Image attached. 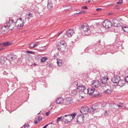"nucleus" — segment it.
<instances>
[{
    "label": "nucleus",
    "mask_w": 128,
    "mask_h": 128,
    "mask_svg": "<svg viewBox=\"0 0 128 128\" xmlns=\"http://www.w3.org/2000/svg\"><path fill=\"white\" fill-rule=\"evenodd\" d=\"M42 120V117L41 116H39L38 117L37 119H36V120L34 121V123L35 124H36L38 122L40 121L41 120Z\"/></svg>",
    "instance_id": "obj_28"
},
{
    "label": "nucleus",
    "mask_w": 128,
    "mask_h": 128,
    "mask_svg": "<svg viewBox=\"0 0 128 128\" xmlns=\"http://www.w3.org/2000/svg\"><path fill=\"white\" fill-rule=\"evenodd\" d=\"M76 114L75 113H74L71 114L66 115L63 117L62 120L66 123L70 122L74 118Z\"/></svg>",
    "instance_id": "obj_1"
},
{
    "label": "nucleus",
    "mask_w": 128,
    "mask_h": 128,
    "mask_svg": "<svg viewBox=\"0 0 128 128\" xmlns=\"http://www.w3.org/2000/svg\"><path fill=\"white\" fill-rule=\"evenodd\" d=\"M117 106H118V107H117L118 109V108H120V107H122V106L121 105H119L117 104Z\"/></svg>",
    "instance_id": "obj_45"
},
{
    "label": "nucleus",
    "mask_w": 128,
    "mask_h": 128,
    "mask_svg": "<svg viewBox=\"0 0 128 128\" xmlns=\"http://www.w3.org/2000/svg\"><path fill=\"white\" fill-rule=\"evenodd\" d=\"M92 87L94 88V87L95 88H96L98 87L99 86H101L100 87H102V85L100 84L98 80H94L93 82L92 83Z\"/></svg>",
    "instance_id": "obj_10"
},
{
    "label": "nucleus",
    "mask_w": 128,
    "mask_h": 128,
    "mask_svg": "<svg viewBox=\"0 0 128 128\" xmlns=\"http://www.w3.org/2000/svg\"><path fill=\"white\" fill-rule=\"evenodd\" d=\"M86 2L87 3H89L90 2V0H86Z\"/></svg>",
    "instance_id": "obj_50"
},
{
    "label": "nucleus",
    "mask_w": 128,
    "mask_h": 128,
    "mask_svg": "<svg viewBox=\"0 0 128 128\" xmlns=\"http://www.w3.org/2000/svg\"><path fill=\"white\" fill-rule=\"evenodd\" d=\"M102 10V9L101 8H98L96 9V10L97 11H100Z\"/></svg>",
    "instance_id": "obj_47"
},
{
    "label": "nucleus",
    "mask_w": 128,
    "mask_h": 128,
    "mask_svg": "<svg viewBox=\"0 0 128 128\" xmlns=\"http://www.w3.org/2000/svg\"><path fill=\"white\" fill-rule=\"evenodd\" d=\"M109 112L108 111H106L104 112V114L106 116H107L108 115V112Z\"/></svg>",
    "instance_id": "obj_40"
},
{
    "label": "nucleus",
    "mask_w": 128,
    "mask_h": 128,
    "mask_svg": "<svg viewBox=\"0 0 128 128\" xmlns=\"http://www.w3.org/2000/svg\"><path fill=\"white\" fill-rule=\"evenodd\" d=\"M8 58H9V60L12 61L16 59V58L14 55L11 56L10 55H8Z\"/></svg>",
    "instance_id": "obj_24"
},
{
    "label": "nucleus",
    "mask_w": 128,
    "mask_h": 128,
    "mask_svg": "<svg viewBox=\"0 0 128 128\" xmlns=\"http://www.w3.org/2000/svg\"><path fill=\"white\" fill-rule=\"evenodd\" d=\"M64 7L65 8L64 10H71V8L70 6H67L66 5H64Z\"/></svg>",
    "instance_id": "obj_23"
},
{
    "label": "nucleus",
    "mask_w": 128,
    "mask_h": 128,
    "mask_svg": "<svg viewBox=\"0 0 128 128\" xmlns=\"http://www.w3.org/2000/svg\"><path fill=\"white\" fill-rule=\"evenodd\" d=\"M26 53H29V54H34V52H32V51H28V50H27L26 51Z\"/></svg>",
    "instance_id": "obj_37"
},
{
    "label": "nucleus",
    "mask_w": 128,
    "mask_h": 128,
    "mask_svg": "<svg viewBox=\"0 0 128 128\" xmlns=\"http://www.w3.org/2000/svg\"><path fill=\"white\" fill-rule=\"evenodd\" d=\"M3 49V48H1V49H0V51L1 50H2Z\"/></svg>",
    "instance_id": "obj_63"
},
{
    "label": "nucleus",
    "mask_w": 128,
    "mask_h": 128,
    "mask_svg": "<svg viewBox=\"0 0 128 128\" xmlns=\"http://www.w3.org/2000/svg\"><path fill=\"white\" fill-rule=\"evenodd\" d=\"M106 89H104V93L106 94H110L112 91V88L109 86H107Z\"/></svg>",
    "instance_id": "obj_9"
},
{
    "label": "nucleus",
    "mask_w": 128,
    "mask_h": 128,
    "mask_svg": "<svg viewBox=\"0 0 128 128\" xmlns=\"http://www.w3.org/2000/svg\"><path fill=\"white\" fill-rule=\"evenodd\" d=\"M74 33V30L71 29H69L68 30H67L66 32V34L68 37H72Z\"/></svg>",
    "instance_id": "obj_14"
},
{
    "label": "nucleus",
    "mask_w": 128,
    "mask_h": 128,
    "mask_svg": "<svg viewBox=\"0 0 128 128\" xmlns=\"http://www.w3.org/2000/svg\"><path fill=\"white\" fill-rule=\"evenodd\" d=\"M94 94L95 96L96 97L99 95V93L98 92V93H97V94Z\"/></svg>",
    "instance_id": "obj_46"
},
{
    "label": "nucleus",
    "mask_w": 128,
    "mask_h": 128,
    "mask_svg": "<svg viewBox=\"0 0 128 128\" xmlns=\"http://www.w3.org/2000/svg\"><path fill=\"white\" fill-rule=\"evenodd\" d=\"M84 116L83 115H78L76 117V122L79 124H82L84 123Z\"/></svg>",
    "instance_id": "obj_4"
},
{
    "label": "nucleus",
    "mask_w": 128,
    "mask_h": 128,
    "mask_svg": "<svg viewBox=\"0 0 128 128\" xmlns=\"http://www.w3.org/2000/svg\"><path fill=\"white\" fill-rule=\"evenodd\" d=\"M108 80V78L107 76L102 77L101 78L100 81L101 84L102 85V86L104 87L108 83L107 81Z\"/></svg>",
    "instance_id": "obj_6"
},
{
    "label": "nucleus",
    "mask_w": 128,
    "mask_h": 128,
    "mask_svg": "<svg viewBox=\"0 0 128 128\" xmlns=\"http://www.w3.org/2000/svg\"><path fill=\"white\" fill-rule=\"evenodd\" d=\"M29 126V125L28 124H25L23 126H22L21 128H28V127Z\"/></svg>",
    "instance_id": "obj_34"
},
{
    "label": "nucleus",
    "mask_w": 128,
    "mask_h": 128,
    "mask_svg": "<svg viewBox=\"0 0 128 128\" xmlns=\"http://www.w3.org/2000/svg\"><path fill=\"white\" fill-rule=\"evenodd\" d=\"M99 110L98 106L96 105V104H94L93 105L91 108H88V112L93 114L98 111Z\"/></svg>",
    "instance_id": "obj_2"
},
{
    "label": "nucleus",
    "mask_w": 128,
    "mask_h": 128,
    "mask_svg": "<svg viewBox=\"0 0 128 128\" xmlns=\"http://www.w3.org/2000/svg\"><path fill=\"white\" fill-rule=\"evenodd\" d=\"M6 58L4 57L3 56L2 57V58L4 59L5 58Z\"/></svg>",
    "instance_id": "obj_59"
},
{
    "label": "nucleus",
    "mask_w": 128,
    "mask_h": 128,
    "mask_svg": "<svg viewBox=\"0 0 128 128\" xmlns=\"http://www.w3.org/2000/svg\"><path fill=\"white\" fill-rule=\"evenodd\" d=\"M113 25L115 27L120 26V24L119 21L116 19H113L112 20Z\"/></svg>",
    "instance_id": "obj_12"
},
{
    "label": "nucleus",
    "mask_w": 128,
    "mask_h": 128,
    "mask_svg": "<svg viewBox=\"0 0 128 128\" xmlns=\"http://www.w3.org/2000/svg\"><path fill=\"white\" fill-rule=\"evenodd\" d=\"M46 128V126H44L43 128Z\"/></svg>",
    "instance_id": "obj_62"
},
{
    "label": "nucleus",
    "mask_w": 128,
    "mask_h": 128,
    "mask_svg": "<svg viewBox=\"0 0 128 128\" xmlns=\"http://www.w3.org/2000/svg\"><path fill=\"white\" fill-rule=\"evenodd\" d=\"M60 45H62L64 46H66V44L64 40H60Z\"/></svg>",
    "instance_id": "obj_31"
},
{
    "label": "nucleus",
    "mask_w": 128,
    "mask_h": 128,
    "mask_svg": "<svg viewBox=\"0 0 128 128\" xmlns=\"http://www.w3.org/2000/svg\"><path fill=\"white\" fill-rule=\"evenodd\" d=\"M81 28L85 32L86 34H89L88 32H90L89 30V26L88 25H83L81 26Z\"/></svg>",
    "instance_id": "obj_8"
},
{
    "label": "nucleus",
    "mask_w": 128,
    "mask_h": 128,
    "mask_svg": "<svg viewBox=\"0 0 128 128\" xmlns=\"http://www.w3.org/2000/svg\"><path fill=\"white\" fill-rule=\"evenodd\" d=\"M123 30L126 32H128V26H124L123 28H122Z\"/></svg>",
    "instance_id": "obj_30"
},
{
    "label": "nucleus",
    "mask_w": 128,
    "mask_h": 128,
    "mask_svg": "<svg viewBox=\"0 0 128 128\" xmlns=\"http://www.w3.org/2000/svg\"><path fill=\"white\" fill-rule=\"evenodd\" d=\"M48 125H49V124H46L45 126L46 128L48 126Z\"/></svg>",
    "instance_id": "obj_57"
},
{
    "label": "nucleus",
    "mask_w": 128,
    "mask_h": 128,
    "mask_svg": "<svg viewBox=\"0 0 128 128\" xmlns=\"http://www.w3.org/2000/svg\"><path fill=\"white\" fill-rule=\"evenodd\" d=\"M50 113V112H46V116H48L49 114Z\"/></svg>",
    "instance_id": "obj_49"
},
{
    "label": "nucleus",
    "mask_w": 128,
    "mask_h": 128,
    "mask_svg": "<svg viewBox=\"0 0 128 128\" xmlns=\"http://www.w3.org/2000/svg\"><path fill=\"white\" fill-rule=\"evenodd\" d=\"M7 26H8V25H7V26H3L2 27V30H4V33H5L6 32H5V30H4V28H6V27Z\"/></svg>",
    "instance_id": "obj_38"
},
{
    "label": "nucleus",
    "mask_w": 128,
    "mask_h": 128,
    "mask_svg": "<svg viewBox=\"0 0 128 128\" xmlns=\"http://www.w3.org/2000/svg\"><path fill=\"white\" fill-rule=\"evenodd\" d=\"M125 80L128 82V76L125 78Z\"/></svg>",
    "instance_id": "obj_44"
},
{
    "label": "nucleus",
    "mask_w": 128,
    "mask_h": 128,
    "mask_svg": "<svg viewBox=\"0 0 128 128\" xmlns=\"http://www.w3.org/2000/svg\"><path fill=\"white\" fill-rule=\"evenodd\" d=\"M34 44H36V46H37L38 45L40 44V43L39 42H36L35 43H34Z\"/></svg>",
    "instance_id": "obj_42"
},
{
    "label": "nucleus",
    "mask_w": 128,
    "mask_h": 128,
    "mask_svg": "<svg viewBox=\"0 0 128 128\" xmlns=\"http://www.w3.org/2000/svg\"><path fill=\"white\" fill-rule=\"evenodd\" d=\"M63 102V99L62 97H60L56 101V103L57 104H60L62 103Z\"/></svg>",
    "instance_id": "obj_21"
},
{
    "label": "nucleus",
    "mask_w": 128,
    "mask_h": 128,
    "mask_svg": "<svg viewBox=\"0 0 128 128\" xmlns=\"http://www.w3.org/2000/svg\"><path fill=\"white\" fill-rule=\"evenodd\" d=\"M51 64H48V66L49 67H50L51 66Z\"/></svg>",
    "instance_id": "obj_56"
},
{
    "label": "nucleus",
    "mask_w": 128,
    "mask_h": 128,
    "mask_svg": "<svg viewBox=\"0 0 128 128\" xmlns=\"http://www.w3.org/2000/svg\"><path fill=\"white\" fill-rule=\"evenodd\" d=\"M83 12H82V13H83ZM82 13V12H78V13H76L75 14H80V13Z\"/></svg>",
    "instance_id": "obj_53"
},
{
    "label": "nucleus",
    "mask_w": 128,
    "mask_h": 128,
    "mask_svg": "<svg viewBox=\"0 0 128 128\" xmlns=\"http://www.w3.org/2000/svg\"><path fill=\"white\" fill-rule=\"evenodd\" d=\"M122 2V0H120L118 1V2H117V4H121Z\"/></svg>",
    "instance_id": "obj_41"
},
{
    "label": "nucleus",
    "mask_w": 128,
    "mask_h": 128,
    "mask_svg": "<svg viewBox=\"0 0 128 128\" xmlns=\"http://www.w3.org/2000/svg\"><path fill=\"white\" fill-rule=\"evenodd\" d=\"M62 116H61L60 117H58L57 118V119L56 120V122L57 123H58V122L60 121L62 118Z\"/></svg>",
    "instance_id": "obj_35"
},
{
    "label": "nucleus",
    "mask_w": 128,
    "mask_h": 128,
    "mask_svg": "<svg viewBox=\"0 0 128 128\" xmlns=\"http://www.w3.org/2000/svg\"><path fill=\"white\" fill-rule=\"evenodd\" d=\"M87 93L90 94H92L94 92V89L93 88H89L87 89Z\"/></svg>",
    "instance_id": "obj_19"
},
{
    "label": "nucleus",
    "mask_w": 128,
    "mask_h": 128,
    "mask_svg": "<svg viewBox=\"0 0 128 128\" xmlns=\"http://www.w3.org/2000/svg\"><path fill=\"white\" fill-rule=\"evenodd\" d=\"M63 32V31H62L61 32H60L58 35V36H59V35L61 34L62 32Z\"/></svg>",
    "instance_id": "obj_54"
},
{
    "label": "nucleus",
    "mask_w": 128,
    "mask_h": 128,
    "mask_svg": "<svg viewBox=\"0 0 128 128\" xmlns=\"http://www.w3.org/2000/svg\"><path fill=\"white\" fill-rule=\"evenodd\" d=\"M28 13V14H26L25 18V20L27 19L28 20L31 17H32V15L31 13L29 12Z\"/></svg>",
    "instance_id": "obj_22"
},
{
    "label": "nucleus",
    "mask_w": 128,
    "mask_h": 128,
    "mask_svg": "<svg viewBox=\"0 0 128 128\" xmlns=\"http://www.w3.org/2000/svg\"><path fill=\"white\" fill-rule=\"evenodd\" d=\"M12 42H8V46L12 44Z\"/></svg>",
    "instance_id": "obj_52"
},
{
    "label": "nucleus",
    "mask_w": 128,
    "mask_h": 128,
    "mask_svg": "<svg viewBox=\"0 0 128 128\" xmlns=\"http://www.w3.org/2000/svg\"><path fill=\"white\" fill-rule=\"evenodd\" d=\"M57 63L58 66H61L62 65V60H60V59L58 60V59H57Z\"/></svg>",
    "instance_id": "obj_27"
},
{
    "label": "nucleus",
    "mask_w": 128,
    "mask_h": 128,
    "mask_svg": "<svg viewBox=\"0 0 128 128\" xmlns=\"http://www.w3.org/2000/svg\"><path fill=\"white\" fill-rule=\"evenodd\" d=\"M19 20H20L21 21H22V23H23L24 21L22 20V19L21 18H19L18 19Z\"/></svg>",
    "instance_id": "obj_51"
},
{
    "label": "nucleus",
    "mask_w": 128,
    "mask_h": 128,
    "mask_svg": "<svg viewBox=\"0 0 128 128\" xmlns=\"http://www.w3.org/2000/svg\"><path fill=\"white\" fill-rule=\"evenodd\" d=\"M34 65L35 66L36 65H37V64H36L35 63H34Z\"/></svg>",
    "instance_id": "obj_60"
},
{
    "label": "nucleus",
    "mask_w": 128,
    "mask_h": 128,
    "mask_svg": "<svg viewBox=\"0 0 128 128\" xmlns=\"http://www.w3.org/2000/svg\"><path fill=\"white\" fill-rule=\"evenodd\" d=\"M117 107V104H114L110 106L111 108L113 110V111L114 110V111L116 110H118Z\"/></svg>",
    "instance_id": "obj_20"
},
{
    "label": "nucleus",
    "mask_w": 128,
    "mask_h": 128,
    "mask_svg": "<svg viewBox=\"0 0 128 128\" xmlns=\"http://www.w3.org/2000/svg\"><path fill=\"white\" fill-rule=\"evenodd\" d=\"M66 46L58 44L57 45V48L60 51L63 52L64 51Z\"/></svg>",
    "instance_id": "obj_13"
},
{
    "label": "nucleus",
    "mask_w": 128,
    "mask_h": 128,
    "mask_svg": "<svg viewBox=\"0 0 128 128\" xmlns=\"http://www.w3.org/2000/svg\"><path fill=\"white\" fill-rule=\"evenodd\" d=\"M77 91L76 90H72V95L73 96L76 95L77 94Z\"/></svg>",
    "instance_id": "obj_29"
},
{
    "label": "nucleus",
    "mask_w": 128,
    "mask_h": 128,
    "mask_svg": "<svg viewBox=\"0 0 128 128\" xmlns=\"http://www.w3.org/2000/svg\"><path fill=\"white\" fill-rule=\"evenodd\" d=\"M82 8L83 9H88L87 7L86 6H84L82 7Z\"/></svg>",
    "instance_id": "obj_43"
},
{
    "label": "nucleus",
    "mask_w": 128,
    "mask_h": 128,
    "mask_svg": "<svg viewBox=\"0 0 128 128\" xmlns=\"http://www.w3.org/2000/svg\"><path fill=\"white\" fill-rule=\"evenodd\" d=\"M120 80V77L118 75H116L112 78V81L114 83L117 84L118 81H119Z\"/></svg>",
    "instance_id": "obj_11"
},
{
    "label": "nucleus",
    "mask_w": 128,
    "mask_h": 128,
    "mask_svg": "<svg viewBox=\"0 0 128 128\" xmlns=\"http://www.w3.org/2000/svg\"><path fill=\"white\" fill-rule=\"evenodd\" d=\"M117 84L118 86L120 87H122L125 84V81L124 80H120L119 81H118Z\"/></svg>",
    "instance_id": "obj_18"
},
{
    "label": "nucleus",
    "mask_w": 128,
    "mask_h": 128,
    "mask_svg": "<svg viewBox=\"0 0 128 128\" xmlns=\"http://www.w3.org/2000/svg\"><path fill=\"white\" fill-rule=\"evenodd\" d=\"M14 23L13 20H8V28H10L11 30H12V28H14Z\"/></svg>",
    "instance_id": "obj_16"
},
{
    "label": "nucleus",
    "mask_w": 128,
    "mask_h": 128,
    "mask_svg": "<svg viewBox=\"0 0 128 128\" xmlns=\"http://www.w3.org/2000/svg\"><path fill=\"white\" fill-rule=\"evenodd\" d=\"M48 62H47V64H46V66H48Z\"/></svg>",
    "instance_id": "obj_55"
},
{
    "label": "nucleus",
    "mask_w": 128,
    "mask_h": 128,
    "mask_svg": "<svg viewBox=\"0 0 128 128\" xmlns=\"http://www.w3.org/2000/svg\"><path fill=\"white\" fill-rule=\"evenodd\" d=\"M23 26V23H22V24H19L17 26V28H20V27H22Z\"/></svg>",
    "instance_id": "obj_36"
},
{
    "label": "nucleus",
    "mask_w": 128,
    "mask_h": 128,
    "mask_svg": "<svg viewBox=\"0 0 128 128\" xmlns=\"http://www.w3.org/2000/svg\"><path fill=\"white\" fill-rule=\"evenodd\" d=\"M48 125H49V124H46L45 126L46 128L48 126Z\"/></svg>",
    "instance_id": "obj_58"
},
{
    "label": "nucleus",
    "mask_w": 128,
    "mask_h": 128,
    "mask_svg": "<svg viewBox=\"0 0 128 128\" xmlns=\"http://www.w3.org/2000/svg\"><path fill=\"white\" fill-rule=\"evenodd\" d=\"M8 46V42L0 43V46Z\"/></svg>",
    "instance_id": "obj_25"
},
{
    "label": "nucleus",
    "mask_w": 128,
    "mask_h": 128,
    "mask_svg": "<svg viewBox=\"0 0 128 128\" xmlns=\"http://www.w3.org/2000/svg\"><path fill=\"white\" fill-rule=\"evenodd\" d=\"M56 3V0H48L47 6L48 9H52L53 5L55 4Z\"/></svg>",
    "instance_id": "obj_3"
},
{
    "label": "nucleus",
    "mask_w": 128,
    "mask_h": 128,
    "mask_svg": "<svg viewBox=\"0 0 128 128\" xmlns=\"http://www.w3.org/2000/svg\"><path fill=\"white\" fill-rule=\"evenodd\" d=\"M74 84L75 85H76V86H77L78 85V83L77 82H74Z\"/></svg>",
    "instance_id": "obj_48"
},
{
    "label": "nucleus",
    "mask_w": 128,
    "mask_h": 128,
    "mask_svg": "<svg viewBox=\"0 0 128 128\" xmlns=\"http://www.w3.org/2000/svg\"><path fill=\"white\" fill-rule=\"evenodd\" d=\"M88 108L86 106H84L82 107L80 110V112L83 114H86L88 112Z\"/></svg>",
    "instance_id": "obj_7"
},
{
    "label": "nucleus",
    "mask_w": 128,
    "mask_h": 128,
    "mask_svg": "<svg viewBox=\"0 0 128 128\" xmlns=\"http://www.w3.org/2000/svg\"><path fill=\"white\" fill-rule=\"evenodd\" d=\"M47 59V58L46 57H42L41 59V62H44Z\"/></svg>",
    "instance_id": "obj_33"
},
{
    "label": "nucleus",
    "mask_w": 128,
    "mask_h": 128,
    "mask_svg": "<svg viewBox=\"0 0 128 128\" xmlns=\"http://www.w3.org/2000/svg\"><path fill=\"white\" fill-rule=\"evenodd\" d=\"M120 105H123V104L122 103H120Z\"/></svg>",
    "instance_id": "obj_61"
},
{
    "label": "nucleus",
    "mask_w": 128,
    "mask_h": 128,
    "mask_svg": "<svg viewBox=\"0 0 128 128\" xmlns=\"http://www.w3.org/2000/svg\"><path fill=\"white\" fill-rule=\"evenodd\" d=\"M106 102L103 103L101 104L102 107H105L106 106Z\"/></svg>",
    "instance_id": "obj_39"
},
{
    "label": "nucleus",
    "mask_w": 128,
    "mask_h": 128,
    "mask_svg": "<svg viewBox=\"0 0 128 128\" xmlns=\"http://www.w3.org/2000/svg\"><path fill=\"white\" fill-rule=\"evenodd\" d=\"M112 22L110 21H108V20H105L102 23V25L106 28H109L112 26Z\"/></svg>",
    "instance_id": "obj_5"
},
{
    "label": "nucleus",
    "mask_w": 128,
    "mask_h": 128,
    "mask_svg": "<svg viewBox=\"0 0 128 128\" xmlns=\"http://www.w3.org/2000/svg\"><path fill=\"white\" fill-rule=\"evenodd\" d=\"M39 50L42 51H44L46 50L47 47L46 46H42L39 48Z\"/></svg>",
    "instance_id": "obj_26"
},
{
    "label": "nucleus",
    "mask_w": 128,
    "mask_h": 128,
    "mask_svg": "<svg viewBox=\"0 0 128 128\" xmlns=\"http://www.w3.org/2000/svg\"><path fill=\"white\" fill-rule=\"evenodd\" d=\"M36 46V44H34V43H32L29 46V47L30 48H32Z\"/></svg>",
    "instance_id": "obj_32"
},
{
    "label": "nucleus",
    "mask_w": 128,
    "mask_h": 128,
    "mask_svg": "<svg viewBox=\"0 0 128 128\" xmlns=\"http://www.w3.org/2000/svg\"><path fill=\"white\" fill-rule=\"evenodd\" d=\"M77 89V90H78V91L80 92H83L85 93L84 91L85 90H86L85 87L83 86H78Z\"/></svg>",
    "instance_id": "obj_15"
},
{
    "label": "nucleus",
    "mask_w": 128,
    "mask_h": 128,
    "mask_svg": "<svg viewBox=\"0 0 128 128\" xmlns=\"http://www.w3.org/2000/svg\"><path fill=\"white\" fill-rule=\"evenodd\" d=\"M72 102V98H71L68 97L66 98L65 100V104L69 105V104L71 103Z\"/></svg>",
    "instance_id": "obj_17"
}]
</instances>
